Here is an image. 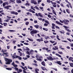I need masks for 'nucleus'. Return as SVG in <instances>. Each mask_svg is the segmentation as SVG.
Instances as JSON below:
<instances>
[{"label": "nucleus", "mask_w": 73, "mask_h": 73, "mask_svg": "<svg viewBox=\"0 0 73 73\" xmlns=\"http://www.w3.org/2000/svg\"><path fill=\"white\" fill-rule=\"evenodd\" d=\"M5 59V60L6 62H5L6 64L7 65H9L11 64V63L12 62V60L10 59H8L6 58H4Z\"/></svg>", "instance_id": "f257e3e1"}, {"label": "nucleus", "mask_w": 73, "mask_h": 73, "mask_svg": "<svg viewBox=\"0 0 73 73\" xmlns=\"http://www.w3.org/2000/svg\"><path fill=\"white\" fill-rule=\"evenodd\" d=\"M47 3H51L52 5H53L52 6L54 8H56V7H57V6L56 5V3L52 1H50V0H47L46 1Z\"/></svg>", "instance_id": "f03ea898"}, {"label": "nucleus", "mask_w": 73, "mask_h": 73, "mask_svg": "<svg viewBox=\"0 0 73 73\" xmlns=\"http://www.w3.org/2000/svg\"><path fill=\"white\" fill-rule=\"evenodd\" d=\"M59 21L61 23H64L65 25H68V23H69V21L67 19H64L62 21L60 20Z\"/></svg>", "instance_id": "7ed1b4c3"}, {"label": "nucleus", "mask_w": 73, "mask_h": 73, "mask_svg": "<svg viewBox=\"0 0 73 73\" xmlns=\"http://www.w3.org/2000/svg\"><path fill=\"white\" fill-rule=\"evenodd\" d=\"M37 31L35 30L31 31L30 32V33L31 34L32 36H33V34H36V33H37Z\"/></svg>", "instance_id": "20e7f679"}, {"label": "nucleus", "mask_w": 73, "mask_h": 73, "mask_svg": "<svg viewBox=\"0 0 73 73\" xmlns=\"http://www.w3.org/2000/svg\"><path fill=\"white\" fill-rule=\"evenodd\" d=\"M35 15L37 16V17H42V15L40 13H38V14L37 13H36Z\"/></svg>", "instance_id": "39448f33"}, {"label": "nucleus", "mask_w": 73, "mask_h": 73, "mask_svg": "<svg viewBox=\"0 0 73 73\" xmlns=\"http://www.w3.org/2000/svg\"><path fill=\"white\" fill-rule=\"evenodd\" d=\"M41 39H37L36 40L38 42H41V41H44V40H43V38H40Z\"/></svg>", "instance_id": "423d86ee"}, {"label": "nucleus", "mask_w": 73, "mask_h": 73, "mask_svg": "<svg viewBox=\"0 0 73 73\" xmlns=\"http://www.w3.org/2000/svg\"><path fill=\"white\" fill-rule=\"evenodd\" d=\"M65 1L66 2V3H68L69 5H70V8H71V9H72V6L71 5V3H69L68 0H65Z\"/></svg>", "instance_id": "0eeeda50"}, {"label": "nucleus", "mask_w": 73, "mask_h": 73, "mask_svg": "<svg viewBox=\"0 0 73 73\" xmlns=\"http://www.w3.org/2000/svg\"><path fill=\"white\" fill-rule=\"evenodd\" d=\"M8 52H6L5 53H3V54L4 55V54H5V56L4 55V56L5 57H9V55L8 54Z\"/></svg>", "instance_id": "6e6552de"}, {"label": "nucleus", "mask_w": 73, "mask_h": 73, "mask_svg": "<svg viewBox=\"0 0 73 73\" xmlns=\"http://www.w3.org/2000/svg\"><path fill=\"white\" fill-rule=\"evenodd\" d=\"M48 60H53V58H52V56H49L47 57Z\"/></svg>", "instance_id": "1a4fd4ad"}, {"label": "nucleus", "mask_w": 73, "mask_h": 73, "mask_svg": "<svg viewBox=\"0 0 73 73\" xmlns=\"http://www.w3.org/2000/svg\"><path fill=\"white\" fill-rule=\"evenodd\" d=\"M11 7V5H7L6 6L4 7V8L8 10L9 9V7Z\"/></svg>", "instance_id": "9d476101"}, {"label": "nucleus", "mask_w": 73, "mask_h": 73, "mask_svg": "<svg viewBox=\"0 0 73 73\" xmlns=\"http://www.w3.org/2000/svg\"><path fill=\"white\" fill-rule=\"evenodd\" d=\"M11 14H13V15H18V13L17 12H16L14 11H12V12H11Z\"/></svg>", "instance_id": "9b49d317"}, {"label": "nucleus", "mask_w": 73, "mask_h": 73, "mask_svg": "<svg viewBox=\"0 0 73 73\" xmlns=\"http://www.w3.org/2000/svg\"><path fill=\"white\" fill-rule=\"evenodd\" d=\"M31 3L34 4L35 5L37 4V2L36 1H35L34 0H32L31 1Z\"/></svg>", "instance_id": "f8f14e48"}, {"label": "nucleus", "mask_w": 73, "mask_h": 73, "mask_svg": "<svg viewBox=\"0 0 73 73\" xmlns=\"http://www.w3.org/2000/svg\"><path fill=\"white\" fill-rule=\"evenodd\" d=\"M56 23L57 24H58L59 25H63V24H62L60 22L57 21H56Z\"/></svg>", "instance_id": "ddd939ff"}, {"label": "nucleus", "mask_w": 73, "mask_h": 73, "mask_svg": "<svg viewBox=\"0 0 73 73\" xmlns=\"http://www.w3.org/2000/svg\"><path fill=\"white\" fill-rule=\"evenodd\" d=\"M28 11L29 12H32V13H35V11L33 10H32L31 9H30L29 10H28Z\"/></svg>", "instance_id": "4468645a"}, {"label": "nucleus", "mask_w": 73, "mask_h": 73, "mask_svg": "<svg viewBox=\"0 0 73 73\" xmlns=\"http://www.w3.org/2000/svg\"><path fill=\"white\" fill-rule=\"evenodd\" d=\"M41 64L43 65V66H45V63L44 61H43L41 62Z\"/></svg>", "instance_id": "2eb2a0df"}, {"label": "nucleus", "mask_w": 73, "mask_h": 73, "mask_svg": "<svg viewBox=\"0 0 73 73\" xmlns=\"http://www.w3.org/2000/svg\"><path fill=\"white\" fill-rule=\"evenodd\" d=\"M13 58H19V56H18L17 55L15 56H15L13 55L12 56Z\"/></svg>", "instance_id": "dca6fc26"}, {"label": "nucleus", "mask_w": 73, "mask_h": 73, "mask_svg": "<svg viewBox=\"0 0 73 73\" xmlns=\"http://www.w3.org/2000/svg\"><path fill=\"white\" fill-rule=\"evenodd\" d=\"M52 13H53V14H54V15H55L56 16L57 15V14H56V11H54V10H52Z\"/></svg>", "instance_id": "f3484780"}, {"label": "nucleus", "mask_w": 73, "mask_h": 73, "mask_svg": "<svg viewBox=\"0 0 73 73\" xmlns=\"http://www.w3.org/2000/svg\"><path fill=\"white\" fill-rule=\"evenodd\" d=\"M1 52H3V53H4L5 52H7V50H3V49L2 50V51H1Z\"/></svg>", "instance_id": "a211bd4d"}, {"label": "nucleus", "mask_w": 73, "mask_h": 73, "mask_svg": "<svg viewBox=\"0 0 73 73\" xmlns=\"http://www.w3.org/2000/svg\"><path fill=\"white\" fill-rule=\"evenodd\" d=\"M16 2L17 3H21V0H17Z\"/></svg>", "instance_id": "6ab92c4d"}, {"label": "nucleus", "mask_w": 73, "mask_h": 73, "mask_svg": "<svg viewBox=\"0 0 73 73\" xmlns=\"http://www.w3.org/2000/svg\"><path fill=\"white\" fill-rule=\"evenodd\" d=\"M56 63L60 65H61V64H62L60 62V61H57Z\"/></svg>", "instance_id": "aec40b11"}, {"label": "nucleus", "mask_w": 73, "mask_h": 73, "mask_svg": "<svg viewBox=\"0 0 73 73\" xmlns=\"http://www.w3.org/2000/svg\"><path fill=\"white\" fill-rule=\"evenodd\" d=\"M36 60H37V61H39L40 62H41V61H42V60L40 58H37L36 59Z\"/></svg>", "instance_id": "412c9836"}, {"label": "nucleus", "mask_w": 73, "mask_h": 73, "mask_svg": "<svg viewBox=\"0 0 73 73\" xmlns=\"http://www.w3.org/2000/svg\"><path fill=\"white\" fill-rule=\"evenodd\" d=\"M63 27H64V28H65V30H66V31H67V30L68 29V27H66V26H63Z\"/></svg>", "instance_id": "4be33fe9"}, {"label": "nucleus", "mask_w": 73, "mask_h": 73, "mask_svg": "<svg viewBox=\"0 0 73 73\" xmlns=\"http://www.w3.org/2000/svg\"><path fill=\"white\" fill-rule=\"evenodd\" d=\"M35 8H36V9H37V10H39V9H39L38 7H37V6H36L34 7L33 8H34V9H35Z\"/></svg>", "instance_id": "5701e85b"}, {"label": "nucleus", "mask_w": 73, "mask_h": 73, "mask_svg": "<svg viewBox=\"0 0 73 73\" xmlns=\"http://www.w3.org/2000/svg\"><path fill=\"white\" fill-rule=\"evenodd\" d=\"M6 69H7V70H12V69L11 68H6Z\"/></svg>", "instance_id": "b1692460"}, {"label": "nucleus", "mask_w": 73, "mask_h": 73, "mask_svg": "<svg viewBox=\"0 0 73 73\" xmlns=\"http://www.w3.org/2000/svg\"><path fill=\"white\" fill-rule=\"evenodd\" d=\"M50 37L51 38H55L56 37V36L55 35H53L50 36Z\"/></svg>", "instance_id": "393cba45"}, {"label": "nucleus", "mask_w": 73, "mask_h": 73, "mask_svg": "<svg viewBox=\"0 0 73 73\" xmlns=\"http://www.w3.org/2000/svg\"><path fill=\"white\" fill-rule=\"evenodd\" d=\"M34 27H35L36 28V29H38V25H34Z\"/></svg>", "instance_id": "a878e982"}, {"label": "nucleus", "mask_w": 73, "mask_h": 73, "mask_svg": "<svg viewBox=\"0 0 73 73\" xmlns=\"http://www.w3.org/2000/svg\"><path fill=\"white\" fill-rule=\"evenodd\" d=\"M44 42L45 44H47V43H48L49 42V41L48 40H44Z\"/></svg>", "instance_id": "bb28decb"}, {"label": "nucleus", "mask_w": 73, "mask_h": 73, "mask_svg": "<svg viewBox=\"0 0 73 73\" xmlns=\"http://www.w3.org/2000/svg\"><path fill=\"white\" fill-rule=\"evenodd\" d=\"M7 23H3V25L5 27H6V26H7Z\"/></svg>", "instance_id": "cd10ccee"}, {"label": "nucleus", "mask_w": 73, "mask_h": 73, "mask_svg": "<svg viewBox=\"0 0 73 73\" xmlns=\"http://www.w3.org/2000/svg\"><path fill=\"white\" fill-rule=\"evenodd\" d=\"M58 37H59L58 35H56V38L58 40H61V39H60V38H59Z\"/></svg>", "instance_id": "c85d7f7f"}, {"label": "nucleus", "mask_w": 73, "mask_h": 73, "mask_svg": "<svg viewBox=\"0 0 73 73\" xmlns=\"http://www.w3.org/2000/svg\"><path fill=\"white\" fill-rule=\"evenodd\" d=\"M70 65L71 66V67H73V63H69Z\"/></svg>", "instance_id": "c756f323"}, {"label": "nucleus", "mask_w": 73, "mask_h": 73, "mask_svg": "<svg viewBox=\"0 0 73 73\" xmlns=\"http://www.w3.org/2000/svg\"><path fill=\"white\" fill-rule=\"evenodd\" d=\"M66 12L68 13H69V14H70V12L69 11V9H66Z\"/></svg>", "instance_id": "7c9ffc66"}, {"label": "nucleus", "mask_w": 73, "mask_h": 73, "mask_svg": "<svg viewBox=\"0 0 73 73\" xmlns=\"http://www.w3.org/2000/svg\"><path fill=\"white\" fill-rule=\"evenodd\" d=\"M63 69H64V70H69V68H66L65 67L63 68Z\"/></svg>", "instance_id": "2f4dec72"}, {"label": "nucleus", "mask_w": 73, "mask_h": 73, "mask_svg": "<svg viewBox=\"0 0 73 73\" xmlns=\"http://www.w3.org/2000/svg\"><path fill=\"white\" fill-rule=\"evenodd\" d=\"M43 29L44 31H48V29H46L45 28H43Z\"/></svg>", "instance_id": "473e14b6"}, {"label": "nucleus", "mask_w": 73, "mask_h": 73, "mask_svg": "<svg viewBox=\"0 0 73 73\" xmlns=\"http://www.w3.org/2000/svg\"><path fill=\"white\" fill-rule=\"evenodd\" d=\"M9 32H16V31L15 30H9Z\"/></svg>", "instance_id": "72a5a7b5"}, {"label": "nucleus", "mask_w": 73, "mask_h": 73, "mask_svg": "<svg viewBox=\"0 0 73 73\" xmlns=\"http://www.w3.org/2000/svg\"><path fill=\"white\" fill-rule=\"evenodd\" d=\"M56 56H58V57H61V56L60 55L58 54H56Z\"/></svg>", "instance_id": "f704fd0d"}, {"label": "nucleus", "mask_w": 73, "mask_h": 73, "mask_svg": "<svg viewBox=\"0 0 73 73\" xmlns=\"http://www.w3.org/2000/svg\"><path fill=\"white\" fill-rule=\"evenodd\" d=\"M44 38H45L46 40H48V38H49V37L48 36H46L45 37H44Z\"/></svg>", "instance_id": "c9c22d12"}, {"label": "nucleus", "mask_w": 73, "mask_h": 73, "mask_svg": "<svg viewBox=\"0 0 73 73\" xmlns=\"http://www.w3.org/2000/svg\"><path fill=\"white\" fill-rule=\"evenodd\" d=\"M27 39L29 40V41H33V39H32L31 38H27Z\"/></svg>", "instance_id": "e433bc0d"}, {"label": "nucleus", "mask_w": 73, "mask_h": 73, "mask_svg": "<svg viewBox=\"0 0 73 73\" xmlns=\"http://www.w3.org/2000/svg\"><path fill=\"white\" fill-rule=\"evenodd\" d=\"M41 68L42 69V70H45V67H41Z\"/></svg>", "instance_id": "4c0bfd02"}, {"label": "nucleus", "mask_w": 73, "mask_h": 73, "mask_svg": "<svg viewBox=\"0 0 73 73\" xmlns=\"http://www.w3.org/2000/svg\"><path fill=\"white\" fill-rule=\"evenodd\" d=\"M14 68V69H15V70H19V69L17 67H15Z\"/></svg>", "instance_id": "58836bf2"}, {"label": "nucleus", "mask_w": 73, "mask_h": 73, "mask_svg": "<svg viewBox=\"0 0 73 73\" xmlns=\"http://www.w3.org/2000/svg\"><path fill=\"white\" fill-rule=\"evenodd\" d=\"M24 45H29V44L28 43H24Z\"/></svg>", "instance_id": "ea45409f"}, {"label": "nucleus", "mask_w": 73, "mask_h": 73, "mask_svg": "<svg viewBox=\"0 0 73 73\" xmlns=\"http://www.w3.org/2000/svg\"><path fill=\"white\" fill-rule=\"evenodd\" d=\"M20 66L21 68H22V69H24L25 70H27L25 69V68L24 67H23V66Z\"/></svg>", "instance_id": "a19ab883"}, {"label": "nucleus", "mask_w": 73, "mask_h": 73, "mask_svg": "<svg viewBox=\"0 0 73 73\" xmlns=\"http://www.w3.org/2000/svg\"><path fill=\"white\" fill-rule=\"evenodd\" d=\"M54 47L56 50H58V46H55Z\"/></svg>", "instance_id": "79ce46f5"}, {"label": "nucleus", "mask_w": 73, "mask_h": 73, "mask_svg": "<svg viewBox=\"0 0 73 73\" xmlns=\"http://www.w3.org/2000/svg\"><path fill=\"white\" fill-rule=\"evenodd\" d=\"M58 53H59V54H63V52H58Z\"/></svg>", "instance_id": "37998d69"}, {"label": "nucleus", "mask_w": 73, "mask_h": 73, "mask_svg": "<svg viewBox=\"0 0 73 73\" xmlns=\"http://www.w3.org/2000/svg\"><path fill=\"white\" fill-rule=\"evenodd\" d=\"M72 59H73V58L72 57H70V58H69V60H72Z\"/></svg>", "instance_id": "c03bdc74"}, {"label": "nucleus", "mask_w": 73, "mask_h": 73, "mask_svg": "<svg viewBox=\"0 0 73 73\" xmlns=\"http://www.w3.org/2000/svg\"><path fill=\"white\" fill-rule=\"evenodd\" d=\"M29 22H27L25 24L26 25H28V24H29Z\"/></svg>", "instance_id": "a18cd8bd"}, {"label": "nucleus", "mask_w": 73, "mask_h": 73, "mask_svg": "<svg viewBox=\"0 0 73 73\" xmlns=\"http://www.w3.org/2000/svg\"><path fill=\"white\" fill-rule=\"evenodd\" d=\"M28 5V6H29V5H30L29 4V3H27L25 4L26 5Z\"/></svg>", "instance_id": "49530a36"}, {"label": "nucleus", "mask_w": 73, "mask_h": 73, "mask_svg": "<svg viewBox=\"0 0 73 73\" xmlns=\"http://www.w3.org/2000/svg\"><path fill=\"white\" fill-rule=\"evenodd\" d=\"M45 23H47V24H49V23L48 21H45Z\"/></svg>", "instance_id": "de8ad7c7"}, {"label": "nucleus", "mask_w": 73, "mask_h": 73, "mask_svg": "<svg viewBox=\"0 0 73 73\" xmlns=\"http://www.w3.org/2000/svg\"><path fill=\"white\" fill-rule=\"evenodd\" d=\"M33 50H31L30 51V53H33Z\"/></svg>", "instance_id": "09e8293b"}, {"label": "nucleus", "mask_w": 73, "mask_h": 73, "mask_svg": "<svg viewBox=\"0 0 73 73\" xmlns=\"http://www.w3.org/2000/svg\"><path fill=\"white\" fill-rule=\"evenodd\" d=\"M55 27L57 29H60V27H58L57 26H56Z\"/></svg>", "instance_id": "8fccbe9b"}, {"label": "nucleus", "mask_w": 73, "mask_h": 73, "mask_svg": "<svg viewBox=\"0 0 73 73\" xmlns=\"http://www.w3.org/2000/svg\"><path fill=\"white\" fill-rule=\"evenodd\" d=\"M21 64H22L23 66H25V64H24V63L23 62H21Z\"/></svg>", "instance_id": "3c124183"}, {"label": "nucleus", "mask_w": 73, "mask_h": 73, "mask_svg": "<svg viewBox=\"0 0 73 73\" xmlns=\"http://www.w3.org/2000/svg\"><path fill=\"white\" fill-rule=\"evenodd\" d=\"M6 5V4H5V3H3V7H5V6Z\"/></svg>", "instance_id": "603ef678"}, {"label": "nucleus", "mask_w": 73, "mask_h": 73, "mask_svg": "<svg viewBox=\"0 0 73 73\" xmlns=\"http://www.w3.org/2000/svg\"><path fill=\"white\" fill-rule=\"evenodd\" d=\"M26 52L27 53V54H29V55H30V52L29 51H27Z\"/></svg>", "instance_id": "864d4df0"}, {"label": "nucleus", "mask_w": 73, "mask_h": 73, "mask_svg": "<svg viewBox=\"0 0 73 73\" xmlns=\"http://www.w3.org/2000/svg\"><path fill=\"white\" fill-rule=\"evenodd\" d=\"M23 60H27V59H28V58H27L23 57Z\"/></svg>", "instance_id": "5fc2aeb1"}, {"label": "nucleus", "mask_w": 73, "mask_h": 73, "mask_svg": "<svg viewBox=\"0 0 73 73\" xmlns=\"http://www.w3.org/2000/svg\"><path fill=\"white\" fill-rule=\"evenodd\" d=\"M42 1L41 0H38V3H40V2H41Z\"/></svg>", "instance_id": "6e6d98bb"}, {"label": "nucleus", "mask_w": 73, "mask_h": 73, "mask_svg": "<svg viewBox=\"0 0 73 73\" xmlns=\"http://www.w3.org/2000/svg\"><path fill=\"white\" fill-rule=\"evenodd\" d=\"M14 67H17V66H18L17 65V64H14V65L13 66Z\"/></svg>", "instance_id": "4d7b16f0"}, {"label": "nucleus", "mask_w": 73, "mask_h": 73, "mask_svg": "<svg viewBox=\"0 0 73 73\" xmlns=\"http://www.w3.org/2000/svg\"><path fill=\"white\" fill-rule=\"evenodd\" d=\"M67 40H68L69 41H70V42H72V41H71V39H70L67 38Z\"/></svg>", "instance_id": "13d9d810"}, {"label": "nucleus", "mask_w": 73, "mask_h": 73, "mask_svg": "<svg viewBox=\"0 0 73 73\" xmlns=\"http://www.w3.org/2000/svg\"><path fill=\"white\" fill-rule=\"evenodd\" d=\"M40 70L38 69H37L35 70V72H37V71H39Z\"/></svg>", "instance_id": "bf43d9fd"}, {"label": "nucleus", "mask_w": 73, "mask_h": 73, "mask_svg": "<svg viewBox=\"0 0 73 73\" xmlns=\"http://www.w3.org/2000/svg\"><path fill=\"white\" fill-rule=\"evenodd\" d=\"M48 17L49 18H51V17H52L51 16L49 15H48Z\"/></svg>", "instance_id": "052dcab7"}, {"label": "nucleus", "mask_w": 73, "mask_h": 73, "mask_svg": "<svg viewBox=\"0 0 73 73\" xmlns=\"http://www.w3.org/2000/svg\"><path fill=\"white\" fill-rule=\"evenodd\" d=\"M44 26H48V24L46 23H45L44 24Z\"/></svg>", "instance_id": "680f3d73"}, {"label": "nucleus", "mask_w": 73, "mask_h": 73, "mask_svg": "<svg viewBox=\"0 0 73 73\" xmlns=\"http://www.w3.org/2000/svg\"><path fill=\"white\" fill-rule=\"evenodd\" d=\"M19 72H21L23 71V70H22L21 69H19Z\"/></svg>", "instance_id": "e2e57ef3"}, {"label": "nucleus", "mask_w": 73, "mask_h": 73, "mask_svg": "<svg viewBox=\"0 0 73 73\" xmlns=\"http://www.w3.org/2000/svg\"><path fill=\"white\" fill-rule=\"evenodd\" d=\"M18 58L19 59V60H21L22 59V58H21V57H20V56H19V57Z\"/></svg>", "instance_id": "0e129e2a"}, {"label": "nucleus", "mask_w": 73, "mask_h": 73, "mask_svg": "<svg viewBox=\"0 0 73 73\" xmlns=\"http://www.w3.org/2000/svg\"><path fill=\"white\" fill-rule=\"evenodd\" d=\"M70 17H72H72L73 18V15L72 16V14H70Z\"/></svg>", "instance_id": "69168bd1"}, {"label": "nucleus", "mask_w": 73, "mask_h": 73, "mask_svg": "<svg viewBox=\"0 0 73 73\" xmlns=\"http://www.w3.org/2000/svg\"><path fill=\"white\" fill-rule=\"evenodd\" d=\"M7 49H9V48H10L9 46H7Z\"/></svg>", "instance_id": "338daca9"}, {"label": "nucleus", "mask_w": 73, "mask_h": 73, "mask_svg": "<svg viewBox=\"0 0 73 73\" xmlns=\"http://www.w3.org/2000/svg\"><path fill=\"white\" fill-rule=\"evenodd\" d=\"M34 23H37V21L36 20H35L34 21Z\"/></svg>", "instance_id": "774afa93"}]
</instances>
